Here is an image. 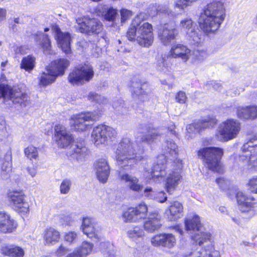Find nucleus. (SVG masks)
I'll return each mask as SVG.
<instances>
[{"label":"nucleus","mask_w":257,"mask_h":257,"mask_svg":"<svg viewBox=\"0 0 257 257\" xmlns=\"http://www.w3.org/2000/svg\"><path fill=\"white\" fill-rule=\"evenodd\" d=\"M226 17L224 0H210L201 13L199 24L200 29L207 35L214 34Z\"/></svg>","instance_id":"nucleus-4"},{"label":"nucleus","mask_w":257,"mask_h":257,"mask_svg":"<svg viewBox=\"0 0 257 257\" xmlns=\"http://www.w3.org/2000/svg\"><path fill=\"white\" fill-rule=\"evenodd\" d=\"M72 181L69 179H65L62 180L60 185V192L62 194H68L71 187Z\"/></svg>","instance_id":"nucleus-48"},{"label":"nucleus","mask_w":257,"mask_h":257,"mask_svg":"<svg viewBox=\"0 0 257 257\" xmlns=\"http://www.w3.org/2000/svg\"><path fill=\"white\" fill-rule=\"evenodd\" d=\"M134 208L140 221L146 217L148 209L147 205L144 202L141 203Z\"/></svg>","instance_id":"nucleus-44"},{"label":"nucleus","mask_w":257,"mask_h":257,"mask_svg":"<svg viewBox=\"0 0 257 257\" xmlns=\"http://www.w3.org/2000/svg\"><path fill=\"white\" fill-rule=\"evenodd\" d=\"M195 26L193 25V23L191 19L185 18L181 20L179 25V28L182 31L187 33L192 28H193Z\"/></svg>","instance_id":"nucleus-47"},{"label":"nucleus","mask_w":257,"mask_h":257,"mask_svg":"<svg viewBox=\"0 0 257 257\" xmlns=\"http://www.w3.org/2000/svg\"><path fill=\"white\" fill-rule=\"evenodd\" d=\"M44 238L46 244L53 245L59 241L60 233L55 228L49 227L45 230Z\"/></svg>","instance_id":"nucleus-35"},{"label":"nucleus","mask_w":257,"mask_h":257,"mask_svg":"<svg viewBox=\"0 0 257 257\" xmlns=\"http://www.w3.org/2000/svg\"><path fill=\"white\" fill-rule=\"evenodd\" d=\"M69 65V62L66 59H59L53 61L48 67L53 73L59 76L64 74Z\"/></svg>","instance_id":"nucleus-32"},{"label":"nucleus","mask_w":257,"mask_h":257,"mask_svg":"<svg viewBox=\"0 0 257 257\" xmlns=\"http://www.w3.org/2000/svg\"><path fill=\"white\" fill-rule=\"evenodd\" d=\"M172 228L175 230L177 232L179 233L181 235H183L184 231L179 225H176L173 226Z\"/></svg>","instance_id":"nucleus-64"},{"label":"nucleus","mask_w":257,"mask_h":257,"mask_svg":"<svg viewBox=\"0 0 257 257\" xmlns=\"http://www.w3.org/2000/svg\"><path fill=\"white\" fill-rule=\"evenodd\" d=\"M183 207L181 203L174 201L170 203L169 207L166 209L165 214L171 221H176L183 216Z\"/></svg>","instance_id":"nucleus-29"},{"label":"nucleus","mask_w":257,"mask_h":257,"mask_svg":"<svg viewBox=\"0 0 257 257\" xmlns=\"http://www.w3.org/2000/svg\"><path fill=\"white\" fill-rule=\"evenodd\" d=\"M94 71L91 65L84 64L74 69L68 76V80L73 85L89 82L93 77Z\"/></svg>","instance_id":"nucleus-13"},{"label":"nucleus","mask_w":257,"mask_h":257,"mask_svg":"<svg viewBox=\"0 0 257 257\" xmlns=\"http://www.w3.org/2000/svg\"><path fill=\"white\" fill-rule=\"evenodd\" d=\"M0 252L10 257H23L25 250L22 247L14 244H4L1 245Z\"/></svg>","instance_id":"nucleus-30"},{"label":"nucleus","mask_w":257,"mask_h":257,"mask_svg":"<svg viewBox=\"0 0 257 257\" xmlns=\"http://www.w3.org/2000/svg\"><path fill=\"white\" fill-rule=\"evenodd\" d=\"M145 235L144 230L140 226H135L130 228L127 232V236L133 241L143 237Z\"/></svg>","instance_id":"nucleus-43"},{"label":"nucleus","mask_w":257,"mask_h":257,"mask_svg":"<svg viewBox=\"0 0 257 257\" xmlns=\"http://www.w3.org/2000/svg\"><path fill=\"white\" fill-rule=\"evenodd\" d=\"M7 17V10L4 8H0V23L4 21Z\"/></svg>","instance_id":"nucleus-60"},{"label":"nucleus","mask_w":257,"mask_h":257,"mask_svg":"<svg viewBox=\"0 0 257 257\" xmlns=\"http://www.w3.org/2000/svg\"><path fill=\"white\" fill-rule=\"evenodd\" d=\"M186 37L189 43L194 45L198 44L202 40L201 33L196 26L187 32Z\"/></svg>","instance_id":"nucleus-37"},{"label":"nucleus","mask_w":257,"mask_h":257,"mask_svg":"<svg viewBox=\"0 0 257 257\" xmlns=\"http://www.w3.org/2000/svg\"><path fill=\"white\" fill-rule=\"evenodd\" d=\"M94 169L98 180L102 183H105L109 175V166L105 158L98 159L94 163Z\"/></svg>","instance_id":"nucleus-24"},{"label":"nucleus","mask_w":257,"mask_h":257,"mask_svg":"<svg viewBox=\"0 0 257 257\" xmlns=\"http://www.w3.org/2000/svg\"><path fill=\"white\" fill-rule=\"evenodd\" d=\"M175 125L174 123L171 122L169 126L168 127V130L170 132V133L174 136H176L177 133L175 130Z\"/></svg>","instance_id":"nucleus-63"},{"label":"nucleus","mask_w":257,"mask_h":257,"mask_svg":"<svg viewBox=\"0 0 257 257\" xmlns=\"http://www.w3.org/2000/svg\"><path fill=\"white\" fill-rule=\"evenodd\" d=\"M77 234L74 231H70L65 234V240L69 242L72 243L76 238Z\"/></svg>","instance_id":"nucleus-55"},{"label":"nucleus","mask_w":257,"mask_h":257,"mask_svg":"<svg viewBox=\"0 0 257 257\" xmlns=\"http://www.w3.org/2000/svg\"><path fill=\"white\" fill-rule=\"evenodd\" d=\"M207 56V53L205 50L191 51V57L190 60L192 63L196 64L204 61Z\"/></svg>","instance_id":"nucleus-42"},{"label":"nucleus","mask_w":257,"mask_h":257,"mask_svg":"<svg viewBox=\"0 0 257 257\" xmlns=\"http://www.w3.org/2000/svg\"><path fill=\"white\" fill-rule=\"evenodd\" d=\"M54 140L58 147L65 148L67 147L71 143L72 138L66 130L65 127L60 124L55 126Z\"/></svg>","instance_id":"nucleus-19"},{"label":"nucleus","mask_w":257,"mask_h":257,"mask_svg":"<svg viewBox=\"0 0 257 257\" xmlns=\"http://www.w3.org/2000/svg\"><path fill=\"white\" fill-rule=\"evenodd\" d=\"M236 197L241 212H248L250 215L254 214V204L251 202L252 198L246 197L241 191H238L236 193Z\"/></svg>","instance_id":"nucleus-25"},{"label":"nucleus","mask_w":257,"mask_h":257,"mask_svg":"<svg viewBox=\"0 0 257 257\" xmlns=\"http://www.w3.org/2000/svg\"><path fill=\"white\" fill-rule=\"evenodd\" d=\"M236 113L240 119H254L257 117V106H239L236 108Z\"/></svg>","instance_id":"nucleus-31"},{"label":"nucleus","mask_w":257,"mask_h":257,"mask_svg":"<svg viewBox=\"0 0 257 257\" xmlns=\"http://www.w3.org/2000/svg\"><path fill=\"white\" fill-rule=\"evenodd\" d=\"M198 158L202 160L205 165L214 172L221 170L220 159L223 155V150L219 147H207L201 148L197 152Z\"/></svg>","instance_id":"nucleus-6"},{"label":"nucleus","mask_w":257,"mask_h":257,"mask_svg":"<svg viewBox=\"0 0 257 257\" xmlns=\"http://www.w3.org/2000/svg\"><path fill=\"white\" fill-rule=\"evenodd\" d=\"M186 96L185 92L180 91L176 96V101L180 103H184L186 100Z\"/></svg>","instance_id":"nucleus-59"},{"label":"nucleus","mask_w":257,"mask_h":257,"mask_svg":"<svg viewBox=\"0 0 257 257\" xmlns=\"http://www.w3.org/2000/svg\"><path fill=\"white\" fill-rule=\"evenodd\" d=\"M169 55L167 56L165 54H158L156 57L155 65L157 69L161 72H167L171 68V65L168 60Z\"/></svg>","instance_id":"nucleus-36"},{"label":"nucleus","mask_w":257,"mask_h":257,"mask_svg":"<svg viewBox=\"0 0 257 257\" xmlns=\"http://www.w3.org/2000/svg\"><path fill=\"white\" fill-rule=\"evenodd\" d=\"M88 99L92 101H96L99 103H103L105 100L103 97L94 92H90L88 95Z\"/></svg>","instance_id":"nucleus-52"},{"label":"nucleus","mask_w":257,"mask_h":257,"mask_svg":"<svg viewBox=\"0 0 257 257\" xmlns=\"http://www.w3.org/2000/svg\"><path fill=\"white\" fill-rule=\"evenodd\" d=\"M240 129V124L237 120L227 119L218 125L215 137L220 142H226L236 138Z\"/></svg>","instance_id":"nucleus-7"},{"label":"nucleus","mask_w":257,"mask_h":257,"mask_svg":"<svg viewBox=\"0 0 257 257\" xmlns=\"http://www.w3.org/2000/svg\"><path fill=\"white\" fill-rule=\"evenodd\" d=\"M116 132L113 128L105 125H98L95 126L92 132L91 138L94 145L98 148L105 146L108 141L115 137Z\"/></svg>","instance_id":"nucleus-10"},{"label":"nucleus","mask_w":257,"mask_h":257,"mask_svg":"<svg viewBox=\"0 0 257 257\" xmlns=\"http://www.w3.org/2000/svg\"><path fill=\"white\" fill-rule=\"evenodd\" d=\"M118 178L120 181L125 183L131 190L140 192L143 189V185L139 183V179L135 176L123 173L120 171L118 173Z\"/></svg>","instance_id":"nucleus-28"},{"label":"nucleus","mask_w":257,"mask_h":257,"mask_svg":"<svg viewBox=\"0 0 257 257\" xmlns=\"http://www.w3.org/2000/svg\"><path fill=\"white\" fill-rule=\"evenodd\" d=\"M8 196L16 211L21 215H26L29 213L30 203L22 191H10Z\"/></svg>","instance_id":"nucleus-15"},{"label":"nucleus","mask_w":257,"mask_h":257,"mask_svg":"<svg viewBox=\"0 0 257 257\" xmlns=\"http://www.w3.org/2000/svg\"><path fill=\"white\" fill-rule=\"evenodd\" d=\"M81 228L84 234L91 238H95L101 240L99 236L100 227L95 223L94 220L90 217H85L82 219Z\"/></svg>","instance_id":"nucleus-20"},{"label":"nucleus","mask_w":257,"mask_h":257,"mask_svg":"<svg viewBox=\"0 0 257 257\" xmlns=\"http://www.w3.org/2000/svg\"><path fill=\"white\" fill-rule=\"evenodd\" d=\"M166 162L164 155L158 157V164L153 169L147 164L144 168V176L148 180L153 179L156 183H161L165 180V188L169 194H172L181 182V171L183 167L182 160L176 159L171 164Z\"/></svg>","instance_id":"nucleus-3"},{"label":"nucleus","mask_w":257,"mask_h":257,"mask_svg":"<svg viewBox=\"0 0 257 257\" xmlns=\"http://www.w3.org/2000/svg\"><path fill=\"white\" fill-rule=\"evenodd\" d=\"M196 0H175V8L184 10Z\"/></svg>","instance_id":"nucleus-50"},{"label":"nucleus","mask_w":257,"mask_h":257,"mask_svg":"<svg viewBox=\"0 0 257 257\" xmlns=\"http://www.w3.org/2000/svg\"><path fill=\"white\" fill-rule=\"evenodd\" d=\"M66 257H83L80 253L79 250L75 249L72 252L67 255Z\"/></svg>","instance_id":"nucleus-62"},{"label":"nucleus","mask_w":257,"mask_h":257,"mask_svg":"<svg viewBox=\"0 0 257 257\" xmlns=\"http://www.w3.org/2000/svg\"><path fill=\"white\" fill-rule=\"evenodd\" d=\"M247 185L250 192L257 194V176H253L250 178Z\"/></svg>","instance_id":"nucleus-51"},{"label":"nucleus","mask_w":257,"mask_h":257,"mask_svg":"<svg viewBox=\"0 0 257 257\" xmlns=\"http://www.w3.org/2000/svg\"><path fill=\"white\" fill-rule=\"evenodd\" d=\"M162 151L164 154H161L164 155L166 162L164 163V164L167 163H172L176 159H178L176 157L178 154V147L176 144L170 141H166L162 145ZM161 156L159 155L157 158V163L158 162V157Z\"/></svg>","instance_id":"nucleus-23"},{"label":"nucleus","mask_w":257,"mask_h":257,"mask_svg":"<svg viewBox=\"0 0 257 257\" xmlns=\"http://www.w3.org/2000/svg\"><path fill=\"white\" fill-rule=\"evenodd\" d=\"M25 155L30 160H36L38 157V153L37 148L30 146L25 149Z\"/></svg>","instance_id":"nucleus-49"},{"label":"nucleus","mask_w":257,"mask_h":257,"mask_svg":"<svg viewBox=\"0 0 257 257\" xmlns=\"http://www.w3.org/2000/svg\"><path fill=\"white\" fill-rule=\"evenodd\" d=\"M97 9L99 12L98 15L109 21H113L117 15V10L112 8H108L105 6H98Z\"/></svg>","instance_id":"nucleus-39"},{"label":"nucleus","mask_w":257,"mask_h":257,"mask_svg":"<svg viewBox=\"0 0 257 257\" xmlns=\"http://www.w3.org/2000/svg\"><path fill=\"white\" fill-rule=\"evenodd\" d=\"M46 71V72L42 73L39 78V84L43 86H46L51 84L55 81L58 77L48 68Z\"/></svg>","instance_id":"nucleus-40"},{"label":"nucleus","mask_w":257,"mask_h":257,"mask_svg":"<svg viewBox=\"0 0 257 257\" xmlns=\"http://www.w3.org/2000/svg\"><path fill=\"white\" fill-rule=\"evenodd\" d=\"M35 58L31 56L24 58L21 64V68L26 71L32 70L34 67Z\"/></svg>","instance_id":"nucleus-46"},{"label":"nucleus","mask_w":257,"mask_h":257,"mask_svg":"<svg viewBox=\"0 0 257 257\" xmlns=\"http://www.w3.org/2000/svg\"><path fill=\"white\" fill-rule=\"evenodd\" d=\"M71 148L73 152L72 154V157L78 161H84L89 155L90 151L86 147V143L84 140L75 142Z\"/></svg>","instance_id":"nucleus-27"},{"label":"nucleus","mask_w":257,"mask_h":257,"mask_svg":"<svg viewBox=\"0 0 257 257\" xmlns=\"http://www.w3.org/2000/svg\"><path fill=\"white\" fill-rule=\"evenodd\" d=\"M145 19L144 13L138 15L133 20L126 36L130 41H136L141 46L149 47L154 41L153 27L149 23H142Z\"/></svg>","instance_id":"nucleus-5"},{"label":"nucleus","mask_w":257,"mask_h":257,"mask_svg":"<svg viewBox=\"0 0 257 257\" xmlns=\"http://www.w3.org/2000/svg\"><path fill=\"white\" fill-rule=\"evenodd\" d=\"M76 29L82 33L95 34L99 33L102 30L103 25L98 20L83 16L76 19Z\"/></svg>","instance_id":"nucleus-11"},{"label":"nucleus","mask_w":257,"mask_h":257,"mask_svg":"<svg viewBox=\"0 0 257 257\" xmlns=\"http://www.w3.org/2000/svg\"><path fill=\"white\" fill-rule=\"evenodd\" d=\"M216 182L219 186L222 189H225L229 184L228 180H225L223 178H218L216 179Z\"/></svg>","instance_id":"nucleus-58"},{"label":"nucleus","mask_w":257,"mask_h":257,"mask_svg":"<svg viewBox=\"0 0 257 257\" xmlns=\"http://www.w3.org/2000/svg\"><path fill=\"white\" fill-rule=\"evenodd\" d=\"M35 39L36 43L43 49L46 54H52L51 41L48 36L42 32L35 34Z\"/></svg>","instance_id":"nucleus-34"},{"label":"nucleus","mask_w":257,"mask_h":257,"mask_svg":"<svg viewBox=\"0 0 257 257\" xmlns=\"http://www.w3.org/2000/svg\"><path fill=\"white\" fill-rule=\"evenodd\" d=\"M5 100H9L14 104H19L22 107H25L28 104L29 96L22 93L19 89L12 88L8 85L0 84V98Z\"/></svg>","instance_id":"nucleus-9"},{"label":"nucleus","mask_w":257,"mask_h":257,"mask_svg":"<svg viewBox=\"0 0 257 257\" xmlns=\"http://www.w3.org/2000/svg\"><path fill=\"white\" fill-rule=\"evenodd\" d=\"M155 192L153 190L152 188L150 187H146L144 190V196L148 199H155Z\"/></svg>","instance_id":"nucleus-56"},{"label":"nucleus","mask_w":257,"mask_h":257,"mask_svg":"<svg viewBox=\"0 0 257 257\" xmlns=\"http://www.w3.org/2000/svg\"><path fill=\"white\" fill-rule=\"evenodd\" d=\"M151 243L155 246H162L167 248H173L176 244L174 235L170 233L158 234L151 238Z\"/></svg>","instance_id":"nucleus-21"},{"label":"nucleus","mask_w":257,"mask_h":257,"mask_svg":"<svg viewBox=\"0 0 257 257\" xmlns=\"http://www.w3.org/2000/svg\"><path fill=\"white\" fill-rule=\"evenodd\" d=\"M216 123V119L212 116H206L186 126V136L192 139L195 135L207 128L213 127Z\"/></svg>","instance_id":"nucleus-16"},{"label":"nucleus","mask_w":257,"mask_h":257,"mask_svg":"<svg viewBox=\"0 0 257 257\" xmlns=\"http://www.w3.org/2000/svg\"><path fill=\"white\" fill-rule=\"evenodd\" d=\"M12 141V138L7 127L6 122L3 117H0V142L4 144L8 150L5 159V161L2 166V170L7 172H9L11 170L12 166V157L10 147Z\"/></svg>","instance_id":"nucleus-12"},{"label":"nucleus","mask_w":257,"mask_h":257,"mask_svg":"<svg viewBox=\"0 0 257 257\" xmlns=\"http://www.w3.org/2000/svg\"><path fill=\"white\" fill-rule=\"evenodd\" d=\"M184 224L185 229L193 233L191 238L195 244L182 255L183 257H220L219 252L215 249L211 243L212 234L205 229L198 215L186 218Z\"/></svg>","instance_id":"nucleus-2"},{"label":"nucleus","mask_w":257,"mask_h":257,"mask_svg":"<svg viewBox=\"0 0 257 257\" xmlns=\"http://www.w3.org/2000/svg\"><path fill=\"white\" fill-rule=\"evenodd\" d=\"M122 220L124 222H138L139 219L133 207H130L124 210L122 213Z\"/></svg>","instance_id":"nucleus-41"},{"label":"nucleus","mask_w":257,"mask_h":257,"mask_svg":"<svg viewBox=\"0 0 257 257\" xmlns=\"http://www.w3.org/2000/svg\"><path fill=\"white\" fill-rule=\"evenodd\" d=\"M155 200L160 203H164L167 199L166 194L164 191H160L155 194Z\"/></svg>","instance_id":"nucleus-53"},{"label":"nucleus","mask_w":257,"mask_h":257,"mask_svg":"<svg viewBox=\"0 0 257 257\" xmlns=\"http://www.w3.org/2000/svg\"><path fill=\"white\" fill-rule=\"evenodd\" d=\"M161 134L157 130H149L146 125L140 127L136 135L135 143L129 137L123 138L115 151V159L118 165L125 170H129L138 161L136 155L141 153L140 142L149 145L157 144L161 141Z\"/></svg>","instance_id":"nucleus-1"},{"label":"nucleus","mask_w":257,"mask_h":257,"mask_svg":"<svg viewBox=\"0 0 257 257\" xmlns=\"http://www.w3.org/2000/svg\"><path fill=\"white\" fill-rule=\"evenodd\" d=\"M17 227V222L11 215L4 211H0V232L7 233L15 231Z\"/></svg>","instance_id":"nucleus-26"},{"label":"nucleus","mask_w":257,"mask_h":257,"mask_svg":"<svg viewBox=\"0 0 257 257\" xmlns=\"http://www.w3.org/2000/svg\"><path fill=\"white\" fill-rule=\"evenodd\" d=\"M178 35V30L173 23H167L160 26L158 30V37L161 42L168 46Z\"/></svg>","instance_id":"nucleus-17"},{"label":"nucleus","mask_w":257,"mask_h":257,"mask_svg":"<svg viewBox=\"0 0 257 257\" xmlns=\"http://www.w3.org/2000/svg\"><path fill=\"white\" fill-rule=\"evenodd\" d=\"M68 251V248L61 244L56 250L55 253L58 256L64 255Z\"/></svg>","instance_id":"nucleus-57"},{"label":"nucleus","mask_w":257,"mask_h":257,"mask_svg":"<svg viewBox=\"0 0 257 257\" xmlns=\"http://www.w3.org/2000/svg\"><path fill=\"white\" fill-rule=\"evenodd\" d=\"M120 15L121 22L123 23L132 16V13L128 10L122 9L120 11Z\"/></svg>","instance_id":"nucleus-54"},{"label":"nucleus","mask_w":257,"mask_h":257,"mask_svg":"<svg viewBox=\"0 0 257 257\" xmlns=\"http://www.w3.org/2000/svg\"><path fill=\"white\" fill-rule=\"evenodd\" d=\"M161 226L160 216L157 213H153L150 214L145 221L144 228L149 232H152L158 229Z\"/></svg>","instance_id":"nucleus-33"},{"label":"nucleus","mask_w":257,"mask_h":257,"mask_svg":"<svg viewBox=\"0 0 257 257\" xmlns=\"http://www.w3.org/2000/svg\"><path fill=\"white\" fill-rule=\"evenodd\" d=\"M169 56L186 62L191 57V50L183 44H175L171 46Z\"/></svg>","instance_id":"nucleus-22"},{"label":"nucleus","mask_w":257,"mask_h":257,"mask_svg":"<svg viewBox=\"0 0 257 257\" xmlns=\"http://www.w3.org/2000/svg\"><path fill=\"white\" fill-rule=\"evenodd\" d=\"M52 30L55 33V38L59 47L66 54L71 52V36L68 32H62L58 26L52 27Z\"/></svg>","instance_id":"nucleus-18"},{"label":"nucleus","mask_w":257,"mask_h":257,"mask_svg":"<svg viewBox=\"0 0 257 257\" xmlns=\"http://www.w3.org/2000/svg\"><path fill=\"white\" fill-rule=\"evenodd\" d=\"M101 114V110L100 109L73 114L70 119V123L74 129L84 131L90 128V122L97 120Z\"/></svg>","instance_id":"nucleus-8"},{"label":"nucleus","mask_w":257,"mask_h":257,"mask_svg":"<svg viewBox=\"0 0 257 257\" xmlns=\"http://www.w3.org/2000/svg\"><path fill=\"white\" fill-rule=\"evenodd\" d=\"M130 86L132 91L137 95L147 94V92L144 90L147 87V84L143 83L138 78H134L130 82Z\"/></svg>","instance_id":"nucleus-38"},{"label":"nucleus","mask_w":257,"mask_h":257,"mask_svg":"<svg viewBox=\"0 0 257 257\" xmlns=\"http://www.w3.org/2000/svg\"><path fill=\"white\" fill-rule=\"evenodd\" d=\"M93 245L88 241H83L79 248H77L83 257H86L92 251Z\"/></svg>","instance_id":"nucleus-45"},{"label":"nucleus","mask_w":257,"mask_h":257,"mask_svg":"<svg viewBox=\"0 0 257 257\" xmlns=\"http://www.w3.org/2000/svg\"><path fill=\"white\" fill-rule=\"evenodd\" d=\"M241 154L239 156V160L249 167L256 166L255 155L257 153V139L252 138L245 143L242 148Z\"/></svg>","instance_id":"nucleus-14"},{"label":"nucleus","mask_w":257,"mask_h":257,"mask_svg":"<svg viewBox=\"0 0 257 257\" xmlns=\"http://www.w3.org/2000/svg\"><path fill=\"white\" fill-rule=\"evenodd\" d=\"M27 172L31 177H34L37 173V168L36 167H28Z\"/></svg>","instance_id":"nucleus-61"}]
</instances>
